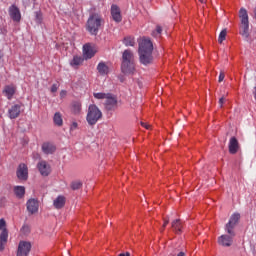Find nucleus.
I'll return each mask as SVG.
<instances>
[{
	"label": "nucleus",
	"mask_w": 256,
	"mask_h": 256,
	"mask_svg": "<svg viewBox=\"0 0 256 256\" xmlns=\"http://www.w3.org/2000/svg\"><path fill=\"white\" fill-rule=\"evenodd\" d=\"M139 61L142 65H151L153 63V42L149 38L139 40Z\"/></svg>",
	"instance_id": "nucleus-1"
},
{
	"label": "nucleus",
	"mask_w": 256,
	"mask_h": 256,
	"mask_svg": "<svg viewBox=\"0 0 256 256\" xmlns=\"http://www.w3.org/2000/svg\"><path fill=\"white\" fill-rule=\"evenodd\" d=\"M101 23H103V18L97 13H92L86 23V29L90 35H97L99 29H101Z\"/></svg>",
	"instance_id": "nucleus-2"
},
{
	"label": "nucleus",
	"mask_w": 256,
	"mask_h": 256,
	"mask_svg": "<svg viewBox=\"0 0 256 256\" xmlns=\"http://www.w3.org/2000/svg\"><path fill=\"white\" fill-rule=\"evenodd\" d=\"M101 117H103V112H101V110L99 109V107H97V105L91 104L88 107V112L86 116L87 123L89 125H95L97 121L101 119Z\"/></svg>",
	"instance_id": "nucleus-3"
},
{
	"label": "nucleus",
	"mask_w": 256,
	"mask_h": 256,
	"mask_svg": "<svg viewBox=\"0 0 256 256\" xmlns=\"http://www.w3.org/2000/svg\"><path fill=\"white\" fill-rule=\"evenodd\" d=\"M0 251H5V245H7V239H9V232L7 231V222L5 219H0Z\"/></svg>",
	"instance_id": "nucleus-4"
},
{
	"label": "nucleus",
	"mask_w": 256,
	"mask_h": 256,
	"mask_svg": "<svg viewBox=\"0 0 256 256\" xmlns=\"http://www.w3.org/2000/svg\"><path fill=\"white\" fill-rule=\"evenodd\" d=\"M239 219H241V215L239 213H234L229 222L225 225V231L228 235H235V226L239 223Z\"/></svg>",
	"instance_id": "nucleus-5"
},
{
	"label": "nucleus",
	"mask_w": 256,
	"mask_h": 256,
	"mask_svg": "<svg viewBox=\"0 0 256 256\" xmlns=\"http://www.w3.org/2000/svg\"><path fill=\"white\" fill-rule=\"evenodd\" d=\"M31 253V242L20 241L17 250V256H28Z\"/></svg>",
	"instance_id": "nucleus-6"
},
{
	"label": "nucleus",
	"mask_w": 256,
	"mask_h": 256,
	"mask_svg": "<svg viewBox=\"0 0 256 256\" xmlns=\"http://www.w3.org/2000/svg\"><path fill=\"white\" fill-rule=\"evenodd\" d=\"M16 175L20 181H27L29 179V168L26 164L22 163L18 166Z\"/></svg>",
	"instance_id": "nucleus-7"
},
{
	"label": "nucleus",
	"mask_w": 256,
	"mask_h": 256,
	"mask_svg": "<svg viewBox=\"0 0 256 256\" xmlns=\"http://www.w3.org/2000/svg\"><path fill=\"white\" fill-rule=\"evenodd\" d=\"M234 237L235 235L233 234H223L218 237V245H221L222 247H231V245H233Z\"/></svg>",
	"instance_id": "nucleus-8"
},
{
	"label": "nucleus",
	"mask_w": 256,
	"mask_h": 256,
	"mask_svg": "<svg viewBox=\"0 0 256 256\" xmlns=\"http://www.w3.org/2000/svg\"><path fill=\"white\" fill-rule=\"evenodd\" d=\"M107 111H115L117 109V98L113 94H109L105 101Z\"/></svg>",
	"instance_id": "nucleus-9"
},
{
	"label": "nucleus",
	"mask_w": 256,
	"mask_h": 256,
	"mask_svg": "<svg viewBox=\"0 0 256 256\" xmlns=\"http://www.w3.org/2000/svg\"><path fill=\"white\" fill-rule=\"evenodd\" d=\"M38 167V171H40V174L43 177H47L49 176V173H51V166L49 165V163H47V161H40L37 165Z\"/></svg>",
	"instance_id": "nucleus-10"
},
{
	"label": "nucleus",
	"mask_w": 256,
	"mask_h": 256,
	"mask_svg": "<svg viewBox=\"0 0 256 256\" xmlns=\"http://www.w3.org/2000/svg\"><path fill=\"white\" fill-rule=\"evenodd\" d=\"M121 71L124 75H135V62L122 63Z\"/></svg>",
	"instance_id": "nucleus-11"
},
{
	"label": "nucleus",
	"mask_w": 256,
	"mask_h": 256,
	"mask_svg": "<svg viewBox=\"0 0 256 256\" xmlns=\"http://www.w3.org/2000/svg\"><path fill=\"white\" fill-rule=\"evenodd\" d=\"M26 205H27V211H29L31 215L39 211V201H37V199H33V198L29 199Z\"/></svg>",
	"instance_id": "nucleus-12"
},
{
	"label": "nucleus",
	"mask_w": 256,
	"mask_h": 256,
	"mask_svg": "<svg viewBox=\"0 0 256 256\" xmlns=\"http://www.w3.org/2000/svg\"><path fill=\"white\" fill-rule=\"evenodd\" d=\"M111 16L116 23H121L122 17H121V9L119 8V6L115 4L111 6Z\"/></svg>",
	"instance_id": "nucleus-13"
},
{
	"label": "nucleus",
	"mask_w": 256,
	"mask_h": 256,
	"mask_svg": "<svg viewBox=\"0 0 256 256\" xmlns=\"http://www.w3.org/2000/svg\"><path fill=\"white\" fill-rule=\"evenodd\" d=\"M228 149L231 155H235L237 151H239V141L237 140V138L235 137L230 138Z\"/></svg>",
	"instance_id": "nucleus-14"
},
{
	"label": "nucleus",
	"mask_w": 256,
	"mask_h": 256,
	"mask_svg": "<svg viewBox=\"0 0 256 256\" xmlns=\"http://www.w3.org/2000/svg\"><path fill=\"white\" fill-rule=\"evenodd\" d=\"M57 151V147L53 145L51 142H44L42 144V152L44 155H53Z\"/></svg>",
	"instance_id": "nucleus-15"
},
{
	"label": "nucleus",
	"mask_w": 256,
	"mask_h": 256,
	"mask_svg": "<svg viewBox=\"0 0 256 256\" xmlns=\"http://www.w3.org/2000/svg\"><path fill=\"white\" fill-rule=\"evenodd\" d=\"M9 15L13 21L19 22L21 21V11L17 8V6L12 5L9 8Z\"/></svg>",
	"instance_id": "nucleus-16"
},
{
	"label": "nucleus",
	"mask_w": 256,
	"mask_h": 256,
	"mask_svg": "<svg viewBox=\"0 0 256 256\" xmlns=\"http://www.w3.org/2000/svg\"><path fill=\"white\" fill-rule=\"evenodd\" d=\"M21 115V105L16 104L13 105L9 110H8V117L10 119H17Z\"/></svg>",
	"instance_id": "nucleus-17"
},
{
	"label": "nucleus",
	"mask_w": 256,
	"mask_h": 256,
	"mask_svg": "<svg viewBox=\"0 0 256 256\" xmlns=\"http://www.w3.org/2000/svg\"><path fill=\"white\" fill-rule=\"evenodd\" d=\"M95 48H93V46H91L90 44H86L83 46V55H84V59H91L95 56Z\"/></svg>",
	"instance_id": "nucleus-18"
},
{
	"label": "nucleus",
	"mask_w": 256,
	"mask_h": 256,
	"mask_svg": "<svg viewBox=\"0 0 256 256\" xmlns=\"http://www.w3.org/2000/svg\"><path fill=\"white\" fill-rule=\"evenodd\" d=\"M122 63H135V54L131 50H125L122 54Z\"/></svg>",
	"instance_id": "nucleus-19"
},
{
	"label": "nucleus",
	"mask_w": 256,
	"mask_h": 256,
	"mask_svg": "<svg viewBox=\"0 0 256 256\" xmlns=\"http://www.w3.org/2000/svg\"><path fill=\"white\" fill-rule=\"evenodd\" d=\"M240 35H242V37H244V39L249 38V22H241Z\"/></svg>",
	"instance_id": "nucleus-20"
},
{
	"label": "nucleus",
	"mask_w": 256,
	"mask_h": 256,
	"mask_svg": "<svg viewBox=\"0 0 256 256\" xmlns=\"http://www.w3.org/2000/svg\"><path fill=\"white\" fill-rule=\"evenodd\" d=\"M97 71L99 75H109V66H107L105 62H99V64L97 65Z\"/></svg>",
	"instance_id": "nucleus-21"
},
{
	"label": "nucleus",
	"mask_w": 256,
	"mask_h": 256,
	"mask_svg": "<svg viewBox=\"0 0 256 256\" xmlns=\"http://www.w3.org/2000/svg\"><path fill=\"white\" fill-rule=\"evenodd\" d=\"M53 205L55 209H63L65 207V197L64 196H58L54 202Z\"/></svg>",
	"instance_id": "nucleus-22"
},
{
	"label": "nucleus",
	"mask_w": 256,
	"mask_h": 256,
	"mask_svg": "<svg viewBox=\"0 0 256 256\" xmlns=\"http://www.w3.org/2000/svg\"><path fill=\"white\" fill-rule=\"evenodd\" d=\"M239 18L241 23H249V14L247 13V9L245 8L240 9Z\"/></svg>",
	"instance_id": "nucleus-23"
},
{
	"label": "nucleus",
	"mask_w": 256,
	"mask_h": 256,
	"mask_svg": "<svg viewBox=\"0 0 256 256\" xmlns=\"http://www.w3.org/2000/svg\"><path fill=\"white\" fill-rule=\"evenodd\" d=\"M3 93L7 96V99H12L15 95V86H5Z\"/></svg>",
	"instance_id": "nucleus-24"
},
{
	"label": "nucleus",
	"mask_w": 256,
	"mask_h": 256,
	"mask_svg": "<svg viewBox=\"0 0 256 256\" xmlns=\"http://www.w3.org/2000/svg\"><path fill=\"white\" fill-rule=\"evenodd\" d=\"M14 193L18 199H23L25 197V187L24 186H15Z\"/></svg>",
	"instance_id": "nucleus-25"
},
{
	"label": "nucleus",
	"mask_w": 256,
	"mask_h": 256,
	"mask_svg": "<svg viewBox=\"0 0 256 256\" xmlns=\"http://www.w3.org/2000/svg\"><path fill=\"white\" fill-rule=\"evenodd\" d=\"M172 229L177 234L181 233L182 225L180 219L172 221Z\"/></svg>",
	"instance_id": "nucleus-26"
},
{
	"label": "nucleus",
	"mask_w": 256,
	"mask_h": 256,
	"mask_svg": "<svg viewBox=\"0 0 256 256\" xmlns=\"http://www.w3.org/2000/svg\"><path fill=\"white\" fill-rule=\"evenodd\" d=\"M83 63V58L81 56H74L70 62L71 67H79Z\"/></svg>",
	"instance_id": "nucleus-27"
},
{
	"label": "nucleus",
	"mask_w": 256,
	"mask_h": 256,
	"mask_svg": "<svg viewBox=\"0 0 256 256\" xmlns=\"http://www.w3.org/2000/svg\"><path fill=\"white\" fill-rule=\"evenodd\" d=\"M53 121H54L55 125H57L58 127H61V125H63V117L61 116V113L56 112L54 114Z\"/></svg>",
	"instance_id": "nucleus-28"
},
{
	"label": "nucleus",
	"mask_w": 256,
	"mask_h": 256,
	"mask_svg": "<svg viewBox=\"0 0 256 256\" xmlns=\"http://www.w3.org/2000/svg\"><path fill=\"white\" fill-rule=\"evenodd\" d=\"M123 43L126 47H134L135 46V38L128 36L124 38Z\"/></svg>",
	"instance_id": "nucleus-29"
},
{
	"label": "nucleus",
	"mask_w": 256,
	"mask_h": 256,
	"mask_svg": "<svg viewBox=\"0 0 256 256\" xmlns=\"http://www.w3.org/2000/svg\"><path fill=\"white\" fill-rule=\"evenodd\" d=\"M70 187L73 191H77L83 187V182L81 180H76L71 182Z\"/></svg>",
	"instance_id": "nucleus-30"
},
{
	"label": "nucleus",
	"mask_w": 256,
	"mask_h": 256,
	"mask_svg": "<svg viewBox=\"0 0 256 256\" xmlns=\"http://www.w3.org/2000/svg\"><path fill=\"white\" fill-rule=\"evenodd\" d=\"M72 113H74V115H79L81 113V103L74 102L72 104Z\"/></svg>",
	"instance_id": "nucleus-31"
},
{
	"label": "nucleus",
	"mask_w": 256,
	"mask_h": 256,
	"mask_svg": "<svg viewBox=\"0 0 256 256\" xmlns=\"http://www.w3.org/2000/svg\"><path fill=\"white\" fill-rule=\"evenodd\" d=\"M163 33V27L156 26V29L152 31V37H155L156 39H159L161 37V34Z\"/></svg>",
	"instance_id": "nucleus-32"
},
{
	"label": "nucleus",
	"mask_w": 256,
	"mask_h": 256,
	"mask_svg": "<svg viewBox=\"0 0 256 256\" xmlns=\"http://www.w3.org/2000/svg\"><path fill=\"white\" fill-rule=\"evenodd\" d=\"M226 37H227V29H224L219 34L218 42L223 43L225 41Z\"/></svg>",
	"instance_id": "nucleus-33"
},
{
	"label": "nucleus",
	"mask_w": 256,
	"mask_h": 256,
	"mask_svg": "<svg viewBox=\"0 0 256 256\" xmlns=\"http://www.w3.org/2000/svg\"><path fill=\"white\" fill-rule=\"evenodd\" d=\"M110 94L111 93L98 92V93H94V97L95 99H107L108 95Z\"/></svg>",
	"instance_id": "nucleus-34"
},
{
	"label": "nucleus",
	"mask_w": 256,
	"mask_h": 256,
	"mask_svg": "<svg viewBox=\"0 0 256 256\" xmlns=\"http://www.w3.org/2000/svg\"><path fill=\"white\" fill-rule=\"evenodd\" d=\"M36 23H41L43 21V14L41 12H35Z\"/></svg>",
	"instance_id": "nucleus-35"
},
{
	"label": "nucleus",
	"mask_w": 256,
	"mask_h": 256,
	"mask_svg": "<svg viewBox=\"0 0 256 256\" xmlns=\"http://www.w3.org/2000/svg\"><path fill=\"white\" fill-rule=\"evenodd\" d=\"M59 86L57 84H53L51 87V93H57Z\"/></svg>",
	"instance_id": "nucleus-36"
},
{
	"label": "nucleus",
	"mask_w": 256,
	"mask_h": 256,
	"mask_svg": "<svg viewBox=\"0 0 256 256\" xmlns=\"http://www.w3.org/2000/svg\"><path fill=\"white\" fill-rule=\"evenodd\" d=\"M224 79H225V73L220 72V75H219V78H218L219 83H221Z\"/></svg>",
	"instance_id": "nucleus-37"
},
{
	"label": "nucleus",
	"mask_w": 256,
	"mask_h": 256,
	"mask_svg": "<svg viewBox=\"0 0 256 256\" xmlns=\"http://www.w3.org/2000/svg\"><path fill=\"white\" fill-rule=\"evenodd\" d=\"M77 127H78L77 122H73V123L71 124V126H70V129H71V131H75V129H77Z\"/></svg>",
	"instance_id": "nucleus-38"
},
{
	"label": "nucleus",
	"mask_w": 256,
	"mask_h": 256,
	"mask_svg": "<svg viewBox=\"0 0 256 256\" xmlns=\"http://www.w3.org/2000/svg\"><path fill=\"white\" fill-rule=\"evenodd\" d=\"M225 103V96H222L220 99H219V105L220 107H223V104Z\"/></svg>",
	"instance_id": "nucleus-39"
},
{
	"label": "nucleus",
	"mask_w": 256,
	"mask_h": 256,
	"mask_svg": "<svg viewBox=\"0 0 256 256\" xmlns=\"http://www.w3.org/2000/svg\"><path fill=\"white\" fill-rule=\"evenodd\" d=\"M141 125L145 128V129H151V125L145 123V122H141Z\"/></svg>",
	"instance_id": "nucleus-40"
},
{
	"label": "nucleus",
	"mask_w": 256,
	"mask_h": 256,
	"mask_svg": "<svg viewBox=\"0 0 256 256\" xmlns=\"http://www.w3.org/2000/svg\"><path fill=\"white\" fill-rule=\"evenodd\" d=\"M66 96H67V91L62 90V91L60 92V97L63 99V97H66Z\"/></svg>",
	"instance_id": "nucleus-41"
},
{
	"label": "nucleus",
	"mask_w": 256,
	"mask_h": 256,
	"mask_svg": "<svg viewBox=\"0 0 256 256\" xmlns=\"http://www.w3.org/2000/svg\"><path fill=\"white\" fill-rule=\"evenodd\" d=\"M169 225V219L164 220L163 229Z\"/></svg>",
	"instance_id": "nucleus-42"
},
{
	"label": "nucleus",
	"mask_w": 256,
	"mask_h": 256,
	"mask_svg": "<svg viewBox=\"0 0 256 256\" xmlns=\"http://www.w3.org/2000/svg\"><path fill=\"white\" fill-rule=\"evenodd\" d=\"M118 256H131V253H129V252L121 253Z\"/></svg>",
	"instance_id": "nucleus-43"
},
{
	"label": "nucleus",
	"mask_w": 256,
	"mask_h": 256,
	"mask_svg": "<svg viewBox=\"0 0 256 256\" xmlns=\"http://www.w3.org/2000/svg\"><path fill=\"white\" fill-rule=\"evenodd\" d=\"M1 207H5V201H3V200H0V208Z\"/></svg>",
	"instance_id": "nucleus-44"
},
{
	"label": "nucleus",
	"mask_w": 256,
	"mask_h": 256,
	"mask_svg": "<svg viewBox=\"0 0 256 256\" xmlns=\"http://www.w3.org/2000/svg\"><path fill=\"white\" fill-rule=\"evenodd\" d=\"M177 256H185V252H179Z\"/></svg>",
	"instance_id": "nucleus-45"
},
{
	"label": "nucleus",
	"mask_w": 256,
	"mask_h": 256,
	"mask_svg": "<svg viewBox=\"0 0 256 256\" xmlns=\"http://www.w3.org/2000/svg\"><path fill=\"white\" fill-rule=\"evenodd\" d=\"M25 229H29V227L23 226L22 230L25 231Z\"/></svg>",
	"instance_id": "nucleus-46"
},
{
	"label": "nucleus",
	"mask_w": 256,
	"mask_h": 256,
	"mask_svg": "<svg viewBox=\"0 0 256 256\" xmlns=\"http://www.w3.org/2000/svg\"><path fill=\"white\" fill-rule=\"evenodd\" d=\"M199 2L202 4L206 3L205 0H199Z\"/></svg>",
	"instance_id": "nucleus-47"
},
{
	"label": "nucleus",
	"mask_w": 256,
	"mask_h": 256,
	"mask_svg": "<svg viewBox=\"0 0 256 256\" xmlns=\"http://www.w3.org/2000/svg\"><path fill=\"white\" fill-rule=\"evenodd\" d=\"M3 57V54L1 53V51H0V59Z\"/></svg>",
	"instance_id": "nucleus-48"
}]
</instances>
